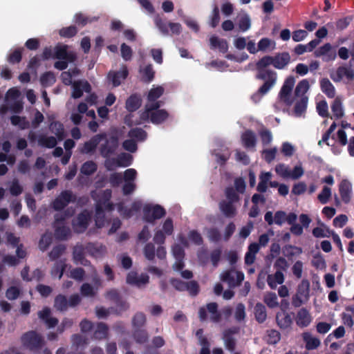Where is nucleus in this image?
I'll list each match as a JSON object with an SVG mask.
<instances>
[{"label":"nucleus","mask_w":354,"mask_h":354,"mask_svg":"<svg viewBox=\"0 0 354 354\" xmlns=\"http://www.w3.org/2000/svg\"><path fill=\"white\" fill-rule=\"evenodd\" d=\"M165 209L160 205H145L143 207V220L149 223H153L157 219L164 217Z\"/></svg>","instance_id":"423d86ee"},{"label":"nucleus","mask_w":354,"mask_h":354,"mask_svg":"<svg viewBox=\"0 0 354 354\" xmlns=\"http://www.w3.org/2000/svg\"><path fill=\"white\" fill-rule=\"evenodd\" d=\"M10 122L13 126H17L20 129L24 130L30 127V122L26 117L12 115L10 117Z\"/></svg>","instance_id":"ea45409f"},{"label":"nucleus","mask_w":354,"mask_h":354,"mask_svg":"<svg viewBox=\"0 0 354 354\" xmlns=\"http://www.w3.org/2000/svg\"><path fill=\"white\" fill-rule=\"evenodd\" d=\"M102 140L104 142L100 146V153L103 158H108L115 153L119 146V138L117 135L108 136L106 133V138Z\"/></svg>","instance_id":"20e7f679"},{"label":"nucleus","mask_w":354,"mask_h":354,"mask_svg":"<svg viewBox=\"0 0 354 354\" xmlns=\"http://www.w3.org/2000/svg\"><path fill=\"white\" fill-rule=\"evenodd\" d=\"M142 74V80L145 82H151L155 76V71H153L152 64H147L144 68L140 70Z\"/></svg>","instance_id":"79ce46f5"},{"label":"nucleus","mask_w":354,"mask_h":354,"mask_svg":"<svg viewBox=\"0 0 354 354\" xmlns=\"http://www.w3.org/2000/svg\"><path fill=\"white\" fill-rule=\"evenodd\" d=\"M225 194L227 202L236 203L239 201V196L236 191L232 187H227L225 190Z\"/></svg>","instance_id":"4d7b16f0"},{"label":"nucleus","mask_w":354,"mask_h":354,"mask_svg":"<svg viewBox=\"0 0 354 354\" xmlns=\"http://www.w3.org/2000/svg\"><path fill=\"white\" fill-rule=\"evenodd\" d=\"M129 75V71L126 67L122 71L116 72H110L108 75L109 79L112 82L114 86H118L121 84V80H125Z\"/></svg>","instance_id":"b1692460"},{"label":"nucleus","mask_w":354,"mask_h":354,"mask_svg":"<svg viewBox=\"0 0 354 354\" xmlns=\"http://www.w3.org/2000/svg\"><path fill=\"white\" fill-rule=\"evenodd\" d=\"M164 93V88L162 86H157L151 88L148 93L147 100L148 101H156Z\"/></svg>","instance_id":"5fc2aeb1"},{"label":"nucleus","mask_w":354,"mask_h":354,"mask_svg":"<svg viewBox=\"0 0 354 354\" xmlns=\"http://www.w3.org/2000/svg\"><path fill=\"white\" fill-rule=\"evenodd\" d=\"M277 152V149L276 147L263 149L262 151L263 158L266 162L270 163L274 160Z\"/></svg>","instance_id":"13d9d810"},{"label":"nucleus","mask_w":354,"mask_h":354,"mask_svg":"<svg viewBox=\"0 0 354 354\" xmlns=\"http://www.w3.org/2000/svg\"><path fill=\"white\" fill-rule=\"evenodd\" d=\"M296 324L300 327H306L310 324V315L306 308L300 309L295 319Z\"/></svg>","instance_id":"c85d7f7f"},{"label":"nucleus","mask_w":354,"mask_h":354,"mask_svg":"<svg viewBox=\"0 0 354 354\" xmlns=\"http://www.w3.org/2000/svg\"><path fill=\"white\" fill-rule=\"evenodd\" d=\"M241 142L246 149L254 148L257 145L255 133L250 129L245 131L241 135Z\"/></svg>","instance_id":"412c9836"},{"label":"nucleus","mask_w":354,"mask_h":354,"mask_svg":"<svg viewBox=\"0 0 354 354\" xmlns=\"http://www.w3.org/2000/svg\"><path fill=\"white\" fill-rule=\"evenodd\" d=\"M310 283L304 279L298 286L296 294L292 297V304L295 307H299L308 300Z\"/></svg>","instance_id":"0eeeda50"},{"label":"nucleus","mask_w":354,"mask_h":354,"mask_svg":"<svg viewBox=\"0 0 354 354\" xmlns=\"http://www.w3.org/2000/svg\"><path fill=\"white\" fill-rule=\"evenodd\" d=\"M315 54L317 57L322 56L326 61L334 59L336 57L335 53L332 50L331 46L329 44H326L317 49Z\"/></svg>","instance_id":"5701e85b"},{"label":"nucleus","mask_w":354,"mask_h":354,"mask_svg":"<svg viewBox=\"0 0 354 354\" xmlns=\"http://www.w3.org/2000/svg\"><path fill=\"white\" fill-rule=\"evenodd\" d=\"M56 82L54 73L51 71H47L43 73L40 77L41 84L44 87L52 86Z\"/></svg>","instance_id":"a18cd8bd"},{"label":"nucleus","mask_w":354,"mask_h":354,"mask_svg":"<svg viewBox=\"0 0 354 354\" xmlns=\"http://www.w3.org/2000/svg\"><path fill=\"white\" fill-rule=\"evenodd\" d=\"M331 110L333 112V117L335 118H341L344 115V109L342 103L339 98L337 97L334 100L332 105Z\"/></svg>","instance_id":"c03bdc74"},{"label":"nucleus","mask_w":354,"mask_h":354,"mask_svg":"<svg viewBox=\"0 0 354 354\" xmlns=\"http://www.w3.org/2000/svg\"><path fill=\"white\" fill-rule=\"evenodd\" d=\"M218 207L221 212L227 218H233L236 214V209L233 203L223 200L219 202Z\"/></svg>","instance_id":"4be33fe9"},{"label":"nucleus","mask_w":354,"mask_h":354,"mask_svg":"<svg viewBox=\"0 0 354 354\" xmlns=\"http://www.w3.org/2000/svg\"><path fill=\"white\" fill-rule=\"evenodd\" d=\"M66 267L67 265L65 259H60L59 261H57L51 269V276L53 277H57L58 279H61L63 276V274Z\"/></svg>","instance_id":"cd10ccee"},{"label":"nucleus","mask_w":354,"mask_h":354,"mask_svg":"<svg viewBox=\"0 0 354 354\" xmlns=\"http://www.w3.org/2000/svg\"><path fill=\"white\" fill-rule=\"evenodd\" d=\"M53 57L58 59H66L68 62L74 60V56L68 54L66 46H55Z\"/></svg>","instance_id":"c756f323"},{"label":"nucleus","mask_w":354,"mask_h":354,"mask_svg":"<svg viewBox=\"0 0 354 354\" xmlns=\"http://www.w3.org/2000/svg\"><path fill=\"white\" fill-rule=\"evenodd\" d=\"M331 196V189L327 186H324L322 192L319 194L317 198L322 204H326Z\"/></svg>","instance_id":"e2e57ef3"},{"label":"nucleus","mask_w":354,"mask_h":354,"mask_svg":"<svg viewBox=\"0 0 354 354\" xmlns=\"http://www.w3.org/2000/svg\"><path fill=\"white\" fill-rule=\"evenodd\" d=\"M259 133L263 145H268L272 142V135L269 129L263 128Z\"/></svg>","instance_id":"6e6d98bb"},{"label":"nucleus","mask_w":354,"mask_h":354,"mask_svg":"<svg viewBox=\"0 0 354 354\" xmlns=\"http://www.w3.org/2000/svg\"><path fill=\"white\" fill-rule=\"evenodd\" d=\"M207 237L209 241L216 243L221 241V234L216 227H211L207 230Z\"/></svg>","instance_id":"338daca9"},{"label":"nucleus","mask_w":354,"mask_h":354,"mask_svg":"<svg viewBox=\"0 0 354 354\" xmlns=\"http://www.w3.org/2000/svg\"><path fill=\"white\" fill-rule=\"evenodd\" d=\"M97 169V164L93 160H88L84 162L81 167L80 172L86 176L93 174Z\"/></svg>","instance_id":"a19ab883"},{"label":"nucleus","mask_w":354,"mask_h":354,"mask_svg":"<svg viewBox=\"0 0 354 354\" xmlns=\"http://www.w3.org/2000/svg\"><path fill=\"white\" fill-rule=\"evenodd\" d=\"M128 136L131 139L135 140L136 142H142L146 140L147 133L142 128L136 127L130 129L128 132Z\"/></svg>","instance_id":"72a5a7b5"},{"label":"nucleus","mask_w":354,"mask_h":354,"mask_svg":"<svg viewBox=\"0 0 354 354\" xmlns=\"http://www.w3.org/2000/svg\"><path fill=\"white\" fill-rule=\"evenodd\" d=\"M185 291H187L192 297H196L200 292L198 283L194 280L187 282Z\"/></svg>","instance_id":"603ef678"},{"label":"nucleus","mask_w":354,"mask_h":354,"mask_svg":"<svg viewBox=\"0 0 354 354\" xmlns=\"http://www.w3.org/2000/svg\"><path fill=\"white\" fill-rule=\"evenodd\" d=\"M256 320L259 323H263L267 318L266 308L261 303H257L254 308Z\"/></svg>","instance_id":"c9c22d12"},{"label":"nucleus","mask_w":354,"mask_h":354,"mask_svg":"<svg viewBox=\"0 0 354 354\" xmlns=\"http://www.w3.org/2000/svg\"><path fill=\"white\" fill-rule=\"evenodd\" d=\"M330 77L335 82H350L354 79V70L350 66H342L331 73Z\"/></svg>","instance_id":"9d476101"},{"label":"nucleus","mask_w":354,"mask_h":354,"mask_svg":"<svg viewBox=\"0 0 354 354\" xmlns=\"http://www.w3.org/2000/svg\"><path fill=\"white\" fill-rule=\"evenodd\" d=\"M132 336L136 342L140 344H145L149 340L148 333L144 328L133 329Z\"/></svg>","instance_id":"473e14b6"},{"label":"nucleus","mask_w":354,"mask_h":354,"mask_svg":"<svg viewBox=\"0 0 354 354\" xmlns=\"http://www.w3.org/2000/svg\"><path fill=\"white\" fill-rule=\"evenodd\" d=\"M264 302L266 305L271 308H275L278 306L277 297L275 293L270 292L264 297Z\"/></svg>","instance_id":"0e129e2a"},{"label":"nucleus","mask_w":354,"mask_h":354,"mask_svg":"<svg viewBox=\"0 0 354 354\" xmlns=\"http://www.w3.org/2000/svg\"><path fill=\"white\" fill-rule=\"evenodd\" d=\"M23 346L30 351L37 352L44 345L45 341L41 335L35 330L25 333L21 337Z\"/></svg>","instance_id":"7ed1b4c3"},{"label":"nucleus","mask_w":354,"mask_h":354,"mask_svg":"<svg viewBox=\"0 0 354 354\" xmlns=\"http://www.w3.org/2000/svg\"><path fill=\"white\" fill-rule=\"evenodd\" d=\"M143 254L145 257L153 261L156 256L159 259L163 260L166 259L167 251L163 245H159L156 250L155 245L152 243H147L143 248Z\"/></svg>","instance_id":"6e6552de"},{"label":"nucleus","mask_w":354,"mask_h":354,"mask_svg":"<svg viewBox=\"0 0 354 354\" xmlns=\"http://www.w3.org/2000/svg\"><path fill=\"white\" fill-rule=\"evenodd\" d=\"M277 325L281 329H287L290 327L292 321L290 315L286 312H279L276 315Z\"/></svg>","instance_id":"a878e982"},{"label":"nucleus","mask_w":354,"mask_h":354,"mask_svg":"<svg viewBox=\"0 0 354 354\" xmlns=\"http://www.w3.org/2000/svg\"><path fill=\"white\" fill-rule=\"evenodd\" d=\"M50 131L54 133L59 140L65 136L64 125L59 121H53L49 125Z\"/></svg>","instance_id":"f704fd0d"},{"label":"nucleus","mask_w":354,"mask_h":354,"mask_svg":"<svg viewBox=\"0 0 354 354\" xmlns=\"http://www.w3.org/2000/svg\"><path fill=\"white\" fill-rule=\"evenodd\" d=\"M221 280L224 282H227L230 287L236 286L235 271L232 270L225 271L221 276Z\"/></svg>","instance_id":"864d4df0"},{"label":"nucleus","mask_w":354,"mask_h":354,"mask_svg":"<svg viewBox=\"0 0 354 354\" xmlns=\"http://www.w3.org/2000/svg\"><path fill=\"white\" fill-rule=\"evenodd\" d=\"M73 91L72 97L74 99L80 98L82 96L83 92L90 93L91 86L87 81L77 80L72 84Z\"/></svg>","instance_id":"dca6fc26"},{"label":"nucleus","mask_w":354,"mask_h":354,"mask_svg":"<svg viewBox=\"0 0 354 354\" xmlns=\"http://www.w3.org/2000/svg\"><path fill=\"white\" fill-rule=\"evenodd\" d=\"M52 243V236L50 234H44L41 236L39 241V248L41 251H45Z\"/></svg>","instance_id":"052dcab7"},{"label":"nucleus","mask_w":354,"mask_h":354,"mask_svg":"<svg viewBox=\"0 0 354 354\" xmlns=\"http://www.w3.org/2000/svg\"><path fill=\"white\" fill-rule=\"evenodd\" d=\"M133 156L127 153H122L117 159H113L110 161H106L105 166L108 170H112V166L116 165L118 167H127L132 164Z\"/></svg>","instance_id":"ddd939ff"},{"label":"nucleus","mask_w":354,"mask_h":354,"mask_svg":"<svg viewBox=\"0 0 354 354\" xmlns=\"http://www.w3.org/2000/svg\"><path fill=\"white\" fill-rule=\"evenodd\" d=\"M121 56L125 61H129L132 58L133 50L131 48L125 43L122 44L120 46Z\"/></svg>","instance_id":"69168bd1"},{"label":"nucleus","mask_w":354,"mask_h":354,"mask_svg":"<svg viewBox=\"0 0 354 354\" xmlns=\"http://www.w3.org/2000/svg\"><path fill=\"white\" fill-rule=\"evenodd\" d=\"M76 199V196L71 190H64L53 201L52 207L55 210L60 211L64 209L71 202L75 203Z\"/></svg>","instance_id":"1a4fd4ad"},{"label":"nucleus","mask_w":354,"mask_h":354,"mask_svg":"<svg viewBox=\"0 0 354 354\" xmlns=\"http://www.w3.org/2000/svg\"><path fill=\"white\" fill-rule=\"evenodd\" d=\"M90 214L86 211L80 213L77 218L73 221V226L75 232L77 233L84 232L88 226Z\"/></svg>","instance_id":"4468645a"},{"label":"nucleus","mask_w":354,"mask_h":354,"mask_svg":"<svg viewBox=\"0 0 354 354\" xmlns=\"http://www.w3.org/2000/svg\"><path fill=\"white\" fill-rule=\"evenodd\" d=\"M169 116V114L165 109L152 111L150 114V121L154 124H160L165 122Z\"/></svg>","instance_id":"bb28decb"},{"label":"nucleus","mask_w":354,"mask_h":354,"mask_svg":"<svg viewBox=\"0 0 354 354\" xmlns=\"http://www.w3.org/2000/svg\"><path fill=\"white\" fill-rule=\"evenodd\" d=\"M218 304L216 302H210L207 304L206 306H202L198 310V317L201 322L207 319L208 312L210 314L209 319L214 323H218L221 320V314L218 310Z\"/></svg>","instance_id":"39448f33"},{"label":"nucleus","mask_w":354,"mask_h":354,"mask_svg":"<svg viewBox=\"0 0 354 354\" xmlns=\"http://www.w3.org/2000/svg\"><path fill=\"white\" fill-rule=\"evenodd\" d=\"M322 91L326 93L329 97H333L335 94V91L333 85L328 79H323L321 81Z\"/></svg>","instance_id":"49530a36"},{"label":"nucleus","mask_w":354,"mask_h":354,"mask_svg":"<svg viewBox=\"0 0 354 354\" xmlns=\"http://www.w3.org/2000/svg\"><path fill=\"white\" fill-rule=\"evenodd\" d=\"M147 322V317L145 313L137 312L132 317L131 324L133 329L142 328Z\"/></svg>","instance_id":"4c0bfd02"},{"label":"nucleus","mask_w":354,"mask_h":354,"mask_svg":"<svg viewBox=\"0 0 354 354\" xmlns=\"http://www.w3.org/2000/svg\"><path fill=\"white\" fill-rule=\"evenodd\" d=\"M38 143L41 147L51 149L55 147L57 142L53 136H40L38 139Z\"/></svg>","instance_id":"37998d69"},{"label":"nucleus","mask_w":354,"mask_h":354,"mask_svg":"<svg viewBox=\"0 0 354 354\" xmlns=\"http://www.w3.org/2000/svg\"><path fill=\"white\" fill-rule=\"evenodd\" d=\"M80 292L84 297H94L96 294L93 287L88 283H84L82 285Z\"/></svg>","instance_id":"774afa93"},{"label":"nucleus","mask_w":354,"mask_h":354,"mask_svg":"<svg viewBox=\"0 0 354 354\" xmlns=\"http://www.w3.org/2000/svg\"><path fill=\"white\" fill-rule=\"evenodd\" d=\"M332 138L342 146H345L348 144V152L351 156L354 157V136L351 137L348 141L344 130L339 129L336 134H333Z\"/></svg>","instance_id":"9b49d317"},{"label":"nucleus","mask_w":354,"mask_h":354,"mask_svg":"<svg viewBox=\"0 0 354 354\" xmlns=\"http://www.w3.org/2000/svg\"><path fill=\"white\" fill-rule=\"evenodd\" d=\"M295 83L293 76L288 77L279 91L280 100L286 106H290L295 104L293 113L296 117H300L306 111L308 97L306 93L309 88V82L307 80L300 81L296 86L294 96L292 97V91Z\"/></svg>","instance_id":"f257e3e1"},{"label":"nucleus","mask_w":354,"mask_h":354,"mask_svg":"<svg viewBox=\"0 0 354 354\" xmlns=\"http://www.w3.org/2000/svg\"><path fill=\"white\" fill-rule=\"evenodd\" d=\"M270 65H272V56L270 55L263 57L256 64L257 70L256 78L264 81L261 88V91H263L269 88H272L276 84L277 79V75L275 71L266 68Z\"/></svg>","instance_id":"f03ea898"},{"label":"nucleus","mask_w":354,"mask_h":354,"mask_svg":"<svg viewBox=\"0 0 354 354\" xmlns=\"http://www.w3.org/2000/svg\"><path fill=\"white\" fill-rule=\"evenodd\" d=\"M106 138V133H101L92 137L88 141L84 144L82 153H91L94 152L99 143Z\"/></svg>","instance_id":"f3484780"},{"label":"nucleus","mask_w":354,"mask_h":354,"mask_svg":"<svg viewBox=\"0 0 354 354\" xmlns=\"http://www.w3.org/2000/svg\"><path fill=\"white\" fill-rule=\"evenodd\" d=\"M65 250L66 247L64 245H56L49 252L48 256L51 260H56L64 252Z\"/></svg>","instance_id":"bf43d9fd"},{"label":"nucleus","mask_w":354,"mask_h":354,"mask_svg":"<svg viewBox=\"0 0 354 354\" xmlns=\"http://www.w3.org/2000/svg\"><path fill=\"white\" fill-rule=\"evenodd\" d=\"M108 330L109 328L106 324L99 322L97 324L96 328L94 330L93 337L100 340L105 339L108 335Z\"/></svg>","instance_id":"e433bc0d"},{"label":"nucleus","mask_w":354,"mask_h":354,"mask_svg":"<svg viewBox=\"0 0 354 354\" xmlns=\"http://www.w3.org/2000/svg\"><path fill=\"white\" fill-rule=\"evenodd\" d=\"M127 283L129 285L141 288L149 282V277L146 273H142L140 276L135 271H131L127 276Z\"/></svg>","instance_id":"f8f14e48"},{"label":"nucleus","mask_w":354,"mask_h":354,"mask_svg":"<svg viewBox=\"0 0 354 354\" xmlns=\"http://www.w3.org/2000/svg\"><path fill=\"white\" fill-rule=\"evenodd\" d=\"M339 192L342 201L348 203L353 192L352 184L348 180H342L339 185Z\"/></svg>","instance_id":"a211bd4d"},{"label":"nucleus","mask_w":354,"mask_h":354,"mask_svg":"<svg viewBox=\"0 0 354 354\" xmlns=\"http://www.w3.org/2000/svg\"><path fill=\"white\" fill-rule=\"evenodd\" d=\"M290 62V56L288 53H278L272 57V66L277 69L284 68Z\"/></svg>","instance_id":"aec40b11"},{"label":"nucleus","mask_w":354,"mask_h":354,"mask_svg":"<svg viewBox=\"0 0 354 354\" xmlns=\"http://www.w3.org/2000/svg\"><path fill=\"white\" fill-rule=\"evenodd\" d=\"M22 59V50L21 48H18L15 50L12 53H10L8 57V62L10 64H18L21 61Z\"/></svg>","instance_id":"680f3d73"},{"label":"nucleus","mask_w":354,"mask_h":354,"mask_svg":"<svg viewBox=\"0 0 354 354\" xmlns=\"http://www.w3.org/2000/svg\"><path fill=\"white\" fill-rule=\"evenodd\" d=\"M142 105V97L138 93L131 95L126 100L125 108L129 112L137 111Z\"/></svg>","instance_id":"6ab92c4d"},{"label":"nucleus","mask_w":354,"mask_h":354,"mask_svg":"<svg viewBox=\"0 0 354 354\" xmlns=\"http://www.w3.org/2000/svg\"><path fill=\"white\" fill-rule=\"evenodd\" d=\"M77 33V28L75 26H70L68 27L62 28L59 30V34L61 37L64 38H71L75 36Z\"/></svg>","instance_id":"3c124183"},{"label":"nucleus","mask_w":354,"mask_h":354,"mask_svg":"<svg viewBox=\"0 0 354 354\" xmlns=\"http://www.w3.org/2000/svg\"><path fill=\"white\" fill-rule=\"evenodd\" d=\"M55 236L57 239L66 240L71 234V230L68 227L62 225H54Z\"/></svg>","instance_id":"58836bf2"},{"label":"nucleus","mask_w":354,"mask_h":354,"mask_svg":"<svg viewBox=\"0 0 354 354\" xmlns=\"http://www.w3.org/2000/svg\"><path fill=\"white\" fill-rule=\"evenodd\" d=\"M67 297L62 294L57 295L54 300V308L60 312H65L68 308Z\"/></svg>","instance_id":"2f4dec72"},{"label":"nucleus","mask_w":354,"mask_h":354,"mask_svg":"<svg viewBox=\"0 0 354 354\" xmlns=\"http://www.w3.org/2000/svg\"><path fill=\"white\" fill-rule=\"evenodd\" d=\"M210 48L212 49L218 48L222 53H225L228 50V43L224 39H219L216 36H212L209 39Z\"/></svg>","instance_id":"393cba45"},{"label":"nucleus","mask_w":354,"mask_h":354,"mask_svg":"<svg viewBox=\"0 0 354 354\" xmlns=\"http://www.w3.org/2000/svg\"><path fill=\"white\" fill-rule=\"evenodd\" d=\"M281 339V334L274 329L267 330V343L268 344H276Z\"/></svg>","instance_id":"8fccbe9b"},{"label":"nucleus","mask_w":354,"mask_h":354,"mask_svg":"<svg viewBox=\"0 0 354 354\" xmlns=\"http://www.w3.org/2000/svg\"><path fill=\"white\" fill-rule=\"evenodd\" d=\"M239 333V328L232 327L228 329H226L223 333V339L224 341L225 346L226 348L233 352L236 348V339L233 337L234 334Z\"/></svg>","instance_id":"2eb2a0df"},{"label":"nucleus","mask_w":354,"mask_h":354,"mask_svg":"<svg viewBox=\"0 0 354 354\" xmlns=\"http://www.w3.org/2000/svg\"><path fill=\"white\" fill-rule=\"evenodd\" d=\"M331 233L332 232H330V230L324 225L315 227L313 230V234L317 238L329 237Z\"/></svg>","instance_id":"de8ad7c7"},{"label":"nucleus","mask_w":354,"mask_h":354,"mask_svg":"<svg viewBox=\"0 0 354 354\" xmlns=\"http://www.w3.org/2000/svg\"><path fill=\"white\" fill-rule=\"evenodd\" d=\"M85 250L86 247L84 248L82 245H76L73 248V259L75 264H78V262L84 257Z\"/></svg>","instance_id":"09e8293b"},{"label":"nucleus","mask_w":354,"mask_h":354,"mask_svg":"<svg viewBox=\"0 0 354 354\" xmlns=\"http://www.w3.org/2000/svg\"><path fill=\"white\" fill-rule=\"evenodd\" d=\"M272 174L269 171H262L259 175V183L257 187V190L259 193H264L268 188V183L270 182Z\"/></svg>","instance_id":"7c9ffc66"}]
</instances>
